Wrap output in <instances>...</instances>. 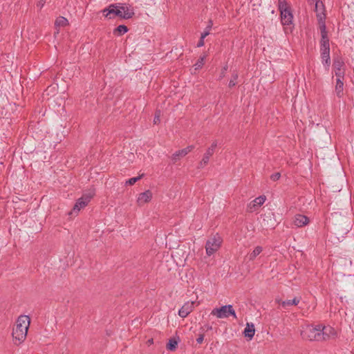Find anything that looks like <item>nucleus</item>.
Returning <instances> with one entry per match:
<instances>
[{
  "label": "nucleus",
  "instance_id": "nucleus-1",
  "mask_svg": "<svg viewBox=\"0 0 354 354\" xmlns=\"http://www.w3.org/2000/svg\"><path fill=\"white\" fill-rule=\"evenodd\" d=\"M335 335V329L330 326L307 325L304 326L301 330L302 338L309 341H326Z\"/></svg>",
  "mask_w": 354,
  "mask_h": 354
},
{
  "label": "nucleus",
  "instance_id": "nucleus-2",
  "mask_svg": "<svg viewBox=\"0 0 354 354\" xmlns=\"http://www.w3.org/2000/svg\"><path fill=\"white\" fill-rule=\"evenodd\" d=\"M103 15L113 19L116 17L120 19H130L133 17V12H130L129 7L122 3H112L102 10Z\"/></svg>",
  "mask_w": 354,
  "mask_h": 354
},
{
  "label": "nucleus",
  "instance_id": "nucleus-3",
  "mask_svg": "<svg viewBox=\"0 0 354 354\" xmlns=\"http://www.w3.org/2000/svg\"><path fill=\"white\" fill-rule=\"evenodd\" d=\"M30 323V318L27 315H20L17 318L16 326L13 328L12 333L14 343L15 344L19 345L24 342L27 336Z\"/></svg>",
  "mask_w": 354,
  "mask_h": 354
},
{
  "label": "nucleus",
  "instance_id": "nucleus-4",
  "mask_svg": "<svg viewBox=\"0 0 354 354\" xmlns=\"http://www.w3.org/2000/svg\"><path fill=\"white\" fill-rule=\"evenodd\" d=\"M94 195V189H91L86 193H84L81 198L77 199L73 209L69 212V215H77L79 212L88 204Z\"/></svg>",
  "mask_w": 354,
  "mask_h": 354
},
{
  "label": "nucleus",
  "instance_id": "nucleus-5",
  "mask_svg": "<svg viewBox=\"0 0 354 354\" xmlns=\"http://www.w3.org/2000/svg\"><path fill=\"white\" fill-rule=\"evenodd\" d=\"M211 315L218 318H227L230 315L234 318H236V313L232 306L230 304L223 306L221 308H214L211 312Z\"/></svg>",
  "mask_w": 354,
  "mask_h": 354
},
{
  "label": "nucleus",
  "instance_id": "nucleus-6",
  "mask_svg": "<svg viewBox=\"0 0 354 354\" xmlns=\"http://www.w3.org/2000/svg\"><path fill=\"white\" fill-rule=\"evenodd\" d=\"M222 239L216 234L209 239L205 244L206 253L208 256H211L215 253L221 247Z\"/></svg>",
  "mask_w": 354,
  "mask_h": 354
},
{
  "label": "nucleus",
  "instance_id": "nucleus-7",
  "mask_svg": "<svg viewBox=\"0 0 354 354\" xmlns=\"http://www.w3.org/2000/svg\"><path fill=\"white\" fill-rule=\"evenodd\" d=\"M317 17L318 18L319 24L320 25L319 28L322 37L320 43H323V41H329V39L328 37V34L326 31V26L324 22L325 15H324V17H322V14H317Z\"/></svg>",
  "mask_w": 354,
  "mask_h": 354
},
{
  "label": "nucleus",
  "instance_id": "nucleus-8",
  "mask_svg": "<svg viewBox=\"0 0 354 354\" xmlns=\"http://www.w3.org/2000/svg\"><path fill=\"white\" fill-rule=\"evenodd\" d=\"M281 21L283 26H288L292 24L293 15L290 8L281 10Z\"/></svg>",
  "mask_w": 354,
  "mask_h": 354
},
{
  "label": "nucleus",
  "instance_id": "nucleus-9",
  "mask_svg": "<svg viewBox=\"0 0 354 354\" xmlns=\"http://www.w3.org/2000/svg\"><path fill=\"white\" fill-rule=\"evenodd\" d=\"M151 198L152 192L150 190H147L138 195L136 202L138 206H142L149 203Z\"/></svg>",
  "mask_w": 354,
  "mask_h": 354
},
{
  "label": "nucleus",
  "instance_id": "nucleus-10",
  "mask_svg": "<svg viewBox=\"0 0 354 354\" xmlns=\"http://www.w3.org/2000/svg\"><path fill=\"white\" fill-rule=\"evenodd\" d=\"M266 200L265 196H260L254 199L248 206V211L252 212L262 205Z\"/></svg>",
  "mask_w": 354,
  "mask_h": 354
},
{
  "label": "nucleus",
  "instance_id": "nucleus-11",
  "mask_svg": "<svg viewBox=\"0 0 354 354\" xmlns=\"http://www.w3.org/2000/svg\"><path fill=\"white\" fill-rule=\"evenodd\" d=\"M194 302L185 303L178 310V315L182 318L186 317L194 309Z\"/></svg>",
  "mask_w": 354,
  "mask_h": 354
},
{
  "label": "nucleus",
  "instance_id": "nucleus-12",
  "mask_svg": "<svg viewBox=\"0 0 354 354\" xmlns=\"http://www.w3.org/2000/svg\"><path fill=\"white\" fill-rule=\"evenodd\" d=\"M310 220L308 217L303 214H296L294 217L293 223L297 227H301L308 224Z\"/></svg>",
  "mask_w": 354,
  "mask_h": 354
},
{
  "label": "nucleus",
  "instance_id": "nucleus-13",
  "mask_svg": "<svg viewBox=\"0 0 354 354\" xmlns=\"http://www.w3.org/2000/svg\"><path fill=\"white\" fill-rule=\"evenodd\" d=\"M255 329L254 325L252 323H247L246 326L243 331V335L245 337H248L249 339H252L254 335Z\"/></svg>",
  "mask_w": 354,
  "mask_h": 354
},
{
  "label": "nucleus",
  "instance_id": "nucleus-14",
  "mask_svg": "<svg viewBox=\"0 0 354 354\" xmlns=\"http://www.w3.org/2000/svg\"><path fill=\"white\" fill-rule=\"evenodd\" d=\"M322 64L328 68L330 65V50H320Z\"/></svg>",
  "mask_w": 354,
  "mask_h": 354
},
{
  "label": "nucleus",
  "instance_id": "nucleus-15",
  "mask_svg": "<svg viewBox=\"0 0 354 354\" xmlns=\"http://www.w3.org/2000/svg\"><path fill=\"white\" fill-rule=\"evenodd\" d=\"M344 79L336 78L335 93L338 97L343 95Z\"/></svg>",
  "mask_w": 354,
  "mask_h": 354
},
{
  "label": "nucleus",
  "instance_id": "nucleus-16",
  "mask_svg": "<svg viewBox=\"0 0 354 354\" xmlns=\"http://www.w3.org/2000/svg\"><path fill=\"white\" fill-rule=\"evenodd\" d=\"M179 337H173L169 339L167 344V349L171 351H174L176 349L178 343Z\"/></svg>",
  "mask_w": 354,
  "mask_h": 354
},
{
  "label": "nucleus",
  "instance_id": "nucleus-17",
  "mask_svg": "<svg viewBox=\"0 0 354 354\" xmlns=\"http://www.w3.org/2000/svg\"><path fill=\"white\" fill-rule=\"evenodd\" d=\"M299 301H300V299L297 297H295L293 299H288L286 301H277V302L279 304H281L283 307H286V306H290V305L297 306V305H298Z\"/></svg>",
  "mask_w": 354,
  "mask_h": 354
},
{
  "label": "nucleus",
  "instance_id": "nucleus-18",
  "mask_svg": "<svg viewBox=\"0 0 354 354\" xmlns=\"http://www.w3.org/2000/svg\"><path fill=\"white\" fill-rule=\"evenodd\" d=\"M344 62L341 57H336L333 59V66L335 69H343Z\"/></svg>",
  "mask_w": 354,
  "mask_h": 354
},
{
  "label": "nucleus",
  "instance_id": "nucleus-19",
  "mask_svg": "<svg viewBox=\"0 0 354 354\" xmlns=\"http://www.w3.org/2000/svg\"><path fill=\"white\" fill-rule=\"evenodd\" d=\"M263 251V248L261 246H257L254 250L249 254L248 259L250 261H253L261 252Z\"/></svg>",
  "mask_w": 354,
  "mask_h": 354
},
{
  "label": "nucleus",
  "instance_id": "nucleus-20",
  "mask_svg": "<svg viewBox=\"0 0 354 354\" xmlns=\"http://www.w3.org/2000/svg\"><path fill=\"white\" fill-rule=\"evenodd\" d=\"M128 31V28L124 25H120L113 30V34L116 35H122Z\"/></svg>",
  "mask_w": 354,
  "mask_h": 354
},
{
  "label": "nucleus",
  "instance_id": "nucleus-21",
  "mask_svg": "<svg viewBox=\"0 0 354 354\" xmlns=\"http://www.w3.org/2000/svg\"><path fill=\"white\" fill-rule=\"evenodd\" d=\"M185 151H183L182 149L178 150L176 151L172 156H171V160L173 161V163H176L178 160L180 159V158L185 156Z\"/></svg>",
  "mask_w": 354,
  "mask_h": 354
},
{
  "label": "nucleus",
  "instance_id": "nucleus-22",
  "mask_svg": "<svg viewBox=\"0 0 354 354\" xmlns=\"http://www.w3.org/2000/svg\"><path fill=\"white\" fill-rule=\"evenodd\" d=\"M57 26H65L68 24V20L64 17H58L55 23Z\"/></svg>",
  "mask_w": 354,
  "mask_h": 354
},
{
  "label": "nucleus",
  "instance_id": "nucleus-23",
  "mask_svg": "<svg viewBox=\"0 0 354 354\" xmlns=\"http://www.w3.org/2000/svg\"><path fill=\"white\" fill-rule=\"evenodd\" d=\"M214 154V152H212V149H207L206 152L204 153L203 157L202 159H203V163H208L210 157Z\"/></svg>",
  "mask_w": 354,
  "mask_h": 354
},
{
  "label": "nucleus",
  "instance_id": "nucleus-24",
  "mask_svg": "<svg viewBox=\"0 0 354 354\" xmlns=\"http://www.w3.org/2000/svg\"><path fill=\"white\" fill-rule=\"evenodd\" d=\"M238 77L239 75L236 72L233 73L232 75V79L230 80L228 84L230 88L234 86L237 84L236 80L238 79Z\"/></svg>",
  "mask_w": 354,
  "mask_h": 354
},
{
  "label": "nucleus",
  "instance_id": "nucleus-25",
  "mask_svg": "<svg viewBox=\"0 0 354 354\" xmlns=\"http://www.w3.org/2000/svg\"><path fill=\"white\" fill-rule=\"evenodd\" d=\"M278 7L280 12L290 8L286 0H278Z\"/></svg>",
  "mask_w": 354,
  "mask_h": 354
},
{
  "label": "nucleus",
  "instance_id": "nucleus-26",
  "mask_svg": "<svg viewBox=\"0 0 354 354\" xmlns=\"http://www.w3.org/2000/svg\"><path fill=\"white\" fill-rule=\"evenodd\" d=\"M209 35V32L207 31H204L201 33V38L197 44V47H202L204 46V39Z\"/></svg>",
  "mask_w": 354,
  "mask_h": 354
},
{
  "label": "nucleus",
  "instance_id": "nucleus-27",
  "mask_svg": "<svg viewBox=\"0 0 354 354\" xmlns=\"http://www.w3.org/2000/svg\"><path fill=\"white\" fill-rule=\"evenodd\" d=\"M205 56L203 57H201L198 61L196 62V63L194 64V66H195V70H198L200 68H202V66L204 65V59H205Z\"/></svg>",
  "mask_w": 354,
  "mask_h": 354
},
{
  "label": "nucleus",
  "instance_id": "nucleus-28",
  "mask_svg": "<svg viewBox=\"0 0 354 354\" xmlns=\"http://www.w3.org/2000/svg\"><path fill=\"white\" fill-rule=\"evenodd\" d=\"M336 78L344 79V69H335Z\"/></svg>",
  "mask_w": 354,
  "mask_h": 354
},
{
  "label": "nucleus",
  "instance_id": "nucleus-29",
  "mask_svg": "<svg viewBox=\"0 0 354 354\" xmlns=\"http://www.w3.org/2000/svg\"><path fill=\"white\" fill-rule=\"evenodd\" d=\"M160 111H156L153 118V124H157L160 122Z\"/></svg>",
  "mask_w": 354,
  "mask_h": 354
},
{
  "label": "nucleus",
  "instance_id": "nucleus-30",
  "mask_svg": "<svg viewBox=\"0 0 354 354\" xmlns=\"http://www.w3.org/2000/svg\"><path fill=\"white\" fill-rule=\"evenodd\" d=\"M330 50L329 41H323L320 43V50Z\"/></svg>",
  "mask_w": 354,
  "mask_h": 354
},
{
  "label": "nucleus",
  "instance_id": "nucleus-31",
  "mask_svg": "<svg viewBox=\"0 0 354 354\" xmlns=\"http://www.w3.org/2000/svg\"><path fill=\"white\" fill-rule=\"evenodd\" d=\"M281 177V174L279 172H276L270 176V179L273 181L278 180Z\"/></svg>",
  "mask_w": 354,
  "mask_h": 354
},
{
  "label": "nucleus",
  "instance_id": "nucleus-32",
  "mask_svg": "<svg viewBox=\"0 0 354 354\" xmlns=\"http://www.w3.org/2000/svg\"><path fill=\"white\" fill-rule=\"evenodd\" d=\"M227 68H228V67H227V65H225V66L222 68V70H221V73H220V75H219V78H218L219 80H221V79H223V78L225 77V74H226V71H227Z\"/></svg>",
  "mask_w": 354,
  "mask_h": 354
},
{
  "label": "nucleus",
  "instance_id": "nucleus-33",
  "mask_svg": "<svg viewBox=\"0 0 354 354\" xmlns=\"http://www.w3.org/2000/svg\"><path fill=\"white\" fill-rule=\"evenodd\" d=\"M194 149V145H189L187 147L183 149L182 150L183 151H185V155H187V153L191 152Z\"/></svg>",
  "mask_w": 354,
  "mask_h": 354
},
{
  "label": "nucleus",
  "instance_id": "nucleus-34",
  "mask_svg": "<svg viewBox=\"0 0 354 354\" xmlns=\"http://www.w3.org/2000/svg\"><path fill=\"white\" fill-rule=\"evenodd\" d=\"M194 149V145H189L187 147L183 149L182 150L183 151H185V155H187V153L191 152Z\"/></svg>",
  "mask_w": 354,
  "mask_h": 354
},
{
  "label": "nucleus",
  "instance_id": "nucleus-35",
  "mask_svg": "<svg viewBox=\"0 0 354 354\" xmlns=\"http://www.w3.org/2000/svg\"><path fill=\"white\" fill-rule=\"evenodd\" d=\"M212 26H213V22H212V20H209L208 21V24H207V27H206V28H205V30L204 31H207L209 32V34L210 33V30H211V29L212 28Z\"/></svg>",
  "mask_w": 354,
  "mask_h": 354
},
{
  "label": "nucleus",
  "instance_id": "nucleus-36",
  "mask_svg": "<svg viewBox=\"0 0 354 354\" xmlns=\"http://www.w3.org/2000/svg\"><path fill=\"white\" fill-rule=\"evenodd\" d=\"M204 339V334H200L196 339V342L199 344H202Z\"/></svg>",
  "mask_w": 354,
  "mask_h": 354
},
{
  "label": "nucleus",
  "instance_id": "nucleus-37",
  "mask_svg": "<svg viewBox=\"0 0 354 354\" xmlns=\"http://www.w3.org/2000/svg\"><path fill=\"white\" fill-rule=\"evenodd\" d=\"M45 2H46V0H39L38 3L37 4V6L41 9L43 8Z\"/></svg>",
  "mask_w": 354,
  "mask_h": 354
},
{
  "label": "nucleus",
  "instance_id": "nucleus-38",
  "mask_svg": "<svg viewBox=\"0 0 354 354\" xmlns=\"http://www.w3.org/2000/svg\"><path fill=\"white\" fill-rule=\"evenodd\" d=\"M217 147V142L214 141L212 142V145L208 149H212V152H214V149Z\"/></svg>",
  "mask_w": 354,
  "mask_h": 354
},
{
  "label": "nucleus",
  "instance_id": "nucleus-39",
  "mask_svg": "<svg viewBox=\"0 0 354 354\" xmlns=\"http://www.w3.org/2000/svg\"><path fill=\"white\" fill-rule=\"evenodd\" d=\"M208 163H203V159H202L201 161L198 163V168H203Z\"/></svg>",
  "mask_w": 354,
  "mask_h": 354
},
{
  "label": "nucleus",
  "instance_id": "nucleus-40",
  "mask_svg": "<svg viewBox=\"0 0 354 354\" xmlns=\"http://www.w3.org/2000/svg\"><path fill=\"white\" fill-rule=\"evenodd\" d=\"M125 184L132 185H133V178H131L128 180H127Z\"/></svg>",
  "mask_w": 354,
  "mask_h": 354
},
{
  "label": "nucleus",
  "instance_id": "nucleus-41",
  "mask_svg": "<svg viewBox=\"0 0 354 354\" xmlns=\"http://www.w3.org/2000/svg\"><path fill=\"white\" fill-rule=\"evenodd\" d=\"M142 176H139L138 177H134V183H136L138 180H139L141 178Z\"/></svg>",
  "mask_w": 354,
  "mask_h": 354
},
{
  "label": "nucleus",
  "instance_id": "nucleus-42",
  "mask_svg": "<svg viewBox=\"0 0 354 354\" xmlns=\"http://www.w3.org/2000/svg\"><path fill=\"white\" fill-rule=\"evenodd\" d=\"M212 327L211 326H207V330H212Z\"/></svg>",
  "mask_w": 354,
  "mask_h": 354
},
{
  "label": "nucleus",
  "instance_id": "nucleus-43",
  "mask_svg": "<svg viewBox=\"0 0 354 354\" xmlns=\"http://www.w3.org/2000/svg\"><path fill=\"white\" fill-rule=\"evenodd\" d=\"M318 5H319V1H317L315 3L316 9L318 8Z\"/></svg>",
  "mask_w": 354,
  "mask_h": 354
},
{
  "label": "nucleus",
  "instance_id": "nucleus-44",
  "mask_svg": "<svg viewBox=\"0 0 354 354\" xmlns=\"http://www.w3.org/2000/svg\"><path fill=\"white\" fill-rule=\"evenodd\" d=\"M148 342L150 343V344L153 343V339H149Z\"/></svg>",
  "mask_w": 354,
  "mask_h": 354
}]
</instances>
